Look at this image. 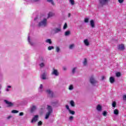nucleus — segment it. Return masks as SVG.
<instances>
[{
    "label": "nucleus",
    "instance_id": "nucleus-52",
    "mask_svg": "<svg viewBox=\"0 0 126 126\" xmlns=\"http://www.w3.org/2000/svg\"><path fill=\"white\" fill-rule=\"evenodd\" d=\"M10 118H11V116H8V117H7V119H10Z\"/></svg>",
    "mask_w": 126,
    "mask_h": 126
},
{
    "label": "nucleus",
    "instance_id": "nucleus-38",
    "mask_svg": "<svg viewBox=\"0 0 126 126\" xmlns=\"http://www.w3.org/2000/svg\"><path fill=\"white\" fill-rule=\"evenodd\" d=\"M66 28H67V24H66V23H65L63 27V29H66Z\"/></svg>",
    "mask_w": 126,
    "mask_h": 126
},
{
    "label": "nucleus",
    "instance_id": "nucleus-46",
    "mask_svg": "<svg viewBox=\"0 0 126 126\" xmlns=\"http://www.w3.org/2000/svg\"><path fill=\"white\" fill-rule=\"evenodd\" d=\"M24 113H23V112H20V113H19V116H20V117H22V116H24Z\"/></svg>",
    "mask_w": 126,
    "mask_h": 126
},
{
    "label": "nucleus",
    "instance_id": "nucleus-24",
    "mask_svg": "<svg viewBox=\"0 0 126 126\" xmlns=\"http://www.w3.org/2000/svg\"><path fill=\"white\" fill-rule=\"evenodd\" d=\"M73 119H74V117H73L72 116H71L69 117L68 120L70 122H72L73 121Z\"/></svg>",
    "mask_w": 126,
    "mask_h": 126
},
{
    "label": "nucleus",
    "instance_id": "nucleus-51",
    "mask_svg": "<svg viewBox=\"0 0 126 126\" xmlns=\"http://www.w3.org/2000/svg\"><path fill=\"white\" fill-rule=\"evenodd\" d=\"M0 89H1V86H0V94L1 93V92L0 91Z\"/></svg>",
    "mask_w": 126,
    "mask_h": 126
},
{
    "label": "nucleus",
    "instance_id": "nucleus-28",
    "mask_svg": "<svg viewBox=\"0 0 126 126\" xmlns=\"http://www.w3.org/2000/svg\"><path fill=\"white\" fill-rule=\"evenodd\" d=\"M121 75H122V74H121V72H117L116 73V75L117 77H120Z\"/></svg>",
    "mask_w": 126,
    "mask_h": 126
},
{
    "label": "nucleus",
    "instance_id": "nucleus-16",
    "mask_svg": "<svg viewBox=\"0 0 126 126\" xmlns=\"http://www.w3.org/2000/svg\"><path fill=\"white\" fill-rule=\"evenodd\" d=\"M57 104H58V101H53L51 102V105L53 106V107H56L57 106Z\"/></svg>",
    "mask_w": 126,
    "mask_h": 126
},
{
    "label": "nucleus",
    "instance_id": "nucleus-26",
    "mask_svg": "<svg viewBox=\"0 0 126 126\" xmlns=\"http://www.w3.org/2000/svg\"><path fill=\"white\" fill-rule=\"evenodd\" d=\"M46 43H49V44H52V40L51 39H47L45 41Z\"/></svg>",
    "mask_w": 126,
    "mask_h": 126
},
{
    "label": "nucleus",
    "instance_id": "nucleus-20",
    "mask_svg": "<svg viewBox=\"0 0 126 126\" xmlns=\"http://www.w3.org/2000/svg\"><path fill=\"white\" fill-rule=\"evenodd\" d=\"M28 41L29 44H30L32 46H33V43L31 42V41H30V36L29 35L28 36Z\"/></svg>",
    "mask_w": 126,
    "mask_h": 126
},
{
    "label": "nucleus",
    "instance_id": "nucleus-45",
    "mask_svg": "<svg viewBox=\"0 0 126 126\" xmlns=\"http://www.w3.org/2000/svg\"><path fill=\"white\" fill-rule=\"evenodd\" d=\"M45 64H44V63H41L40 64H39V66H40V67H43V66H44Z\"/></svg>",
    "mask_w": 126,
    "mask_h": 126
},
{
    "label": "nucleus",
    "instance_id": "nucleus-8",
    "mask_svg": "<svg viewBox=\"0 0 126 126\" xmlns=\"http://www.w3.org/2000/svg\"><path fill=\"white\" fill-rule=\"evenodd\" d=\"M46 93H47V94H48L50 97H53L54 93L50 89H47L46 90Z\"/></svg>",
    "mask_w": 126,
    "mask_h": 126
},
{
    "label": "nucleus",
    "instance_id": "nucleus-37",
    "mask_svg": "<svg viewBox=\"0 0 126 126\" xmlns=\"http://www.w3.org/2000/svg\"><path fill=\"white\" fill-rule=\"evenodd\" d=\"M69 2H70L72 5H73L74 4V0H69Z\"/></svg>",
    "mask_w": 126,
    "mask_h": 126
},
{
    "label": "nucleus",
    "instance_id": "nucleus-14",
    "mask_svg": "<svg viewBox=\"0 0 126 126\" xmlns=\"http://www.w3.org/2000/svg\"><path fill=\"white\" fill-rule=\"evenodd\" d=\"M84 43L86 46H89L90 45L89 41L87 39H86L84 40Z\"/></svg>",
    "mask_w": 126,
    "mask_h": 126
},
{
    "label": "nucleus",
    "instance_id": "nucleus-5",
    "mask_svg": "<svg viewBox=\"0 0 126 126\" xmlns=\"http://www.w3.org/2000/svg\"><path fill=\"white\" fill-rule=\"evenodd\" d=\"M111 0H99V3L101 5H105L108 3V2L110 1Z\"/></svg>",
    "mask_w": 126,
    "mask_h": 126
},
{
    "label": "nucleus",
    "instance_id": "nucleus-36",
    "mask_svg": "<svg viewBox=\"0 0 126 126\" xmlns=\"http://www.w3.org/2000/svg\"><path fill=\"white\" fill-rule=\"evenodd\" d=\"M116 101H113L112 102V107H113V108H116Z\"/></svg>",
    "mask_w": 126,
    "mask_h": 126
},
{
    "label": "nucleus",
    "instance_id": "nucleus-50",
    "mask_svg": "<svg viewBox=\"0 0 126 126\" xmlns=\"http://www.w3.org/2000/svg\"><path fill=\"white\" fill-rule=\"evenodd\" d=\"M104 79H105V76H103L102 77V80H104Z\"/></svg>",
    "mask_w": 126,
    "mask_h": 126
},
{
    "label": "nucleus",
    "instance_id": "nucleus-12",
    "mask_svg": "<svg viewBox=\"0 0 126 126\" xmlns=\"http://www.w3.org/2000/svg\"><path fill=\"white\" fill-rule=\"evenodd\" d=\"M96 110L98 112H101V111H102V106L100 104L97 105L96 107Z\"/></svg>",
    "mask_w": 126,
    "mask_h": 126
},
{
    "label": "nucleus",
    "instance_id": "nucleus-48",
    "mask_svg": "<svg viewBox=\"0 0 126 126\" xmlns=\"http://www.w3.org/2000/svg\"><path fill=\"white\" fill-rule=\"evenodd\" d=\"M63 70H66V67H65V66H63Z\"/></svg>",
    "mask_w": 126,
    "mask_h": 126
},
{
    "label": "nucleus",
    "instance_id": "nucleus-35",
    "mask_svg": "<svg viewBox=\"0 0 126 126\" xmlns=\"http://www.w3.org/2000/svg\"><path fill=\"white\" fill-rule=\"evenodd\" d=\"M74 47V44H71L70 46H69V49L70 50H72V49H73Z\"/></svg>",
    "mask_w": 126,
    "mask_h": 126
},
{
    "label": "nucleus",
    "instance_id": "nucleus-7",
    "mask_svg": "<svg viewBox=\"0 0 126 126\" xmlns=\"http://www.w3.org/2000/svg\"><path fill=\"white\" fill-rule=\"evenodd\" d=\"M90 81L92 85H95L97 83V81L93 77H91Z\"/></svg>",
    "mask_w": 126,
    "mask_h": 126
},
{
    "label": "nucleus",
    "instance_id": "nucleus-53",
    "mask_svg": "<svg viewBox=\"0 0 126 126\" xmlns=\"http://www.w3.org/2000/svg\"><path fill=\"white\" fill-rule=\"evenodd\" d=\"M37 19H38V18H37V17L34 18V20H37Z\"/></svg>",
    "mask_w": 126,
    "mask_h": 126
},
{
    "label": "nucleus",
    "instance_id": "nucleus-3",
    "mask_svg": "<svg viewBox=\"0 0 126 126\" xmlns=\"http://www.w3.org/2000/svg\"><path fill=\"white\" fill-rule=\"evenodd\" d=\"M61 31H62V29L61 28V27L54 28L52 29V32L54 33L55 34L59 33V32H61Z\"/></svg>",
    "mask_w": 126,
    "mask_h": 126
},
{
    "label": "nucleus",
    "instance_id": "nucleus-43",
    "mask_svg": "<svg viewBox=\"0 0 126 126\" xmlns=\"http://www.w3.org/2000/svg\"><path fill=\"white\" fill-rule=\"evenodd\" d=\"M65 108L66 109H67V110H68V111H69L70 110V109H69V106H68V105H66Z\"/></svg>",
    "mask_w": 126,
    "mask_h": 126
},
{
    "label": "nucleus",
    "instance_id": "nucleus-6",
    "mask_svg": "<svg viewBox=\"0 0 126 126\" xmlns=\"http://www.w3.org/2000/svg\"><path fill=\"white\" fill-rule=\"evenodd\" d=\"M39 119V115H35L32 119V120L31 123L32 124H33V123H36V122H37V121H38V119Z\"/></svg>",
    "mask_w": 126,
    "mask_h": 126
},
{
    "label": "nucleus",
    "instance_id": "nucleus-23",
    "mask_svg": "<svg viewBox=\"0 0 126 126\" xmlns=\"http://www.w3.org/2000/svg\"><path fill=\"white\" fill-rule=\"evenodd\" d=\"M114 115H119V110L118 109H115L114 110Z\"/></svg>",
    "mask_w": 126,
    "mask_h": 126
},
{
    "label": "nucleus",
    "instance_id": "nucleus-1",
    "mask_svg": "<svg viewBox=\"0 0 126 126\" xmlns=\"http://www.w3.org/2000/svg\"><path fill=\"white\" fill-rule=\"evenodd\" d=\"M47 109L48 112L46 113L45 116L46 120L49 119V117H50V116L51 115V114L53 113V108L52 107V106H51V105H47Z\"/></svg>",
    "mask_w": 126,
    "mask_h": 126
},
{
    "label": "nucleus",
    "instance_id": "nucleus-19",
    "mask_svg": "<svg viewBox=\"0 0 126 126\" xmlns=\"http://www.w3.org/2000/svg\"><path fill=\"white\" fill-rule=\"evenodd\" d=\"M70 105L71 106V107H75V103L73 100H71L70 101Z\"/></svg>",
    "mask_w": 126,
    "mask_h": 126
},
{
    "label": "nucleus",
    "instance_id": "nucleus-18",
    "mask_svg": "<svg viewBox=\"0 0 126 126\" xmlns=\"http://www.w3.org/2000/svg\"><path fill=\"white\" fill-rule=\"evenodd\" d=\"M41 79H43V80H45L46 79V73H43L41 75Z\"/></svg>",
    "mask_w": 126,
    "mask_h": 126
},
{
    "label": "nucleus",
    "instance_id": "nucleus-42",
    "mask_svg": "<svg viewBox=\"0 0 126 126\" xmlns=\"http://www.w3.org/2000/svg\"><path fill=\"white\" fill-rule=\"evenodd\" d=\"M42 125H43V123L42 122V121H39L37 123V126H42Z\"/></svg>",
    "mask_w": 126,
    "mask_h": 126
},
{
    "label": "nucleus",
    "instance_id": "nucleus-15",
    "mask_svg": "<svg viewBox=\"0 0 126 126\" xmlns=\"http://www.w3.org/2000/svg\"><path fill=\"white\" fill-rule=\"evenodd\" d=\"M39 92H43L44 91V90H43V85L40 84V87L38 89Z\"/></svg>",
    "mask_w": 126,
    "mask_h": 126
},
{
    "label": "nucleus",
    "instance_id": "nucleus-21",
    "mask_svg": "<svg viewBox=\"0 0 126 126\" xmlns=\"http://www.w3.org/2000/svg\"><path fill=\"white\" fill-rule=\"evenodd\" d=\"M68 112L69 113V114H70L71 115H75V111L71 110H68Z\"/></svg>",
    "mask_w": 126,
    "mask_h": 126
},
{
    "label": "nucleus",
    "instance_id": "nucleus-31",
    "mask_svg": "<svg viewBox=\"0 0 126 126\" xmlns=\"http://www.w3.org/2000/svg\"><path fill=\"white\" fill-rule=\"evenodd\" d=\"M10 88H11V87L10 86H7V88L6 89V91H7V92H8V91H9V89H10Z\"/></svg>",
    "mask_w": 126,
    "mask_h": 126
},
{
    "label": "nucleus",
    "instance_id": "nucleus-33",
    "mask_svg": "<svg viewBox=\"0 0 126 126\" xmlns=\"http://www.w3.org/2000/svg\"><path fill=\"white\" fill-rule=\"evenodd\" d=\"M73 90V85H70L69 87V90Z\"/></svg>",
    "mask_w": 126,
    "mask_h": 126
},
{
    "label": "nucleus",
    "instance_id": "nucleus-41",
    "mask_svg": "<svg viewBox=\"0 0 126 126\" xmlns=\"http://www.w3.org/2000/svg\"><path fill=\"white\" fill-rule=\"evenodd\" d=\"M75 70H76V67L73 68L72 70V73H75Z\"/></svg>",
    "mask_w": 126,
    "mask_h": 126
},
{
    "label": "nucleus",
    "instance_id": "nucleus-4",
    "mask_svg": "<svg viewBox=\"0 0 126 126\" xmlns=\"http://www.w3.org/2000/svg\"><path fill=\"white\" fill-rule=\"evenodd\" d=\"M51 74L52 75H55V76H59L60 73H59V71H58V70L55 69V68H53Z\"/></svg>",
    "mask_w": 126,
    "mask_h": 126
},
{
    "label": "nucleus",
    "instance_id": "nucleus-29",
    "mask_svg": "<svg viewBox=\"0 0 126 126\" xmlns=\"http://www.w3.org/2000/svg\"><path fill=\"white\" fill-rule=\"evenodd\" d=\"M69 34H70V32L69 31H68L65 32V36H68Z\"/></svg>",
    "mask_w": 126,
    "mask_h": 126
},
{
    "label": "nucleus",
    "instance_id": "nucleus-11",
    "mask_svg": "<svg viewBox=\"0 0 126 126\" xmlns=\"http://www.w3.org/2000/svg\"><path fill=\"white\" fill-rule=\"evenodd\" d=\"M90 25L92 28H95V23L93 20H91Z\"/></svg>",
    "mask_w": 126,
    "mask_h": 126
},
{
    "label": "nucleus",
    "instance_id": "nucleus-44",
    "mask_svg": "<svg viewBox=\"0 0 126 126\" xmlns=\"http://www.w3.org/2000/svg\"><path fill=\"white\" fill-rule=\"evenodd\" d=\"M89 21V19H88V18H86V19H85V22L86 23H88Z\"/></svg>",
    "mask_w": 126,
    "mask_h": 126
},
{
    "label": "nucleus",
    "instance_id": "nucleus-40",
    "mask_svg": "<svg viewBox=\"0 0 126 126\" xmlns=\"http://www.w3.org/2000/svg\"><path fill=\"white\" fill-rule=\"evenodd\" d=\"M60 50L61 49H60V47H56V52L57 53H59L60 52Z\"/></svg>",
    "mask_w": 126,
    "mask_h": 126
},
{
    "label": "nucleus",
    "instance_id": "nucleus-27",
    "mask_svg": "<svg viewBox=\"0 0 126 126\" xmlns=\"http://www.w3.org/2000/svg\"><path fill=\"white\" fill-rule=\"evenodd\" d=\"M84 65H86L87 64V59L86 58L84 59V61L83 62Z\"/></svg>",
    "mask_w": 126,
    "mask_h": 126
},
{
    "label": "nucleus",
    "instance_id": "nucleus-2",
    "mask_svg": "<svg viewBox=\"0 0 126 126\" xmlns=\"http://www.w3.org/2000/svg\"><path fill=\"white\" fill-rule=\"evenodd\" d=\"M38 26V27H46L47 26V19L44 18L42 21L39 22Z\"/></svg>",
    "mask_w": 126,
    "mask_h": 126
},
{
    "label": "nucleus",
    "instance_id": "nucleus-10",
    "mask_svg": "<svg viewBox=\"0 0 126 126\" xmlns=\"http://www.w3.org/2000/svg\"><path fill=\"white\" fill-rule=\"evenodd\" d=\"M126 49L125 48V46L124 44H120L118 46V50H120V51H124Z\"/></svg>",
    "mask_w": 126,
    "mask_h": 126
},
{
    "label": "nucleus",
    "instance_id": "nucleus-39",
    "mask_svg": "<svg viewBox=\"0 0 126 126\" xmlns=\"http://www.w3.org/2000/svg\"><path fill=\"white\" fill-rule=\"evenodd\" d=\"M123 101H126V94L123 95Z\"/></svg>",
    "mask_w": 126,
    "mask_h": 126
},
{
    "label": "nucleus",
    "instance_id": "nucleus-22",
    "mask_svg": "<svg viewBox=\"0 0 126 126\" xmlns=\"http://www.w3.org/2000/svg\"><path fill=\"white\" fill-rule=\"evenodd\" d=\"M47 1L51 3L52 5H55V3L54 2V1L53 0H47Z\"/></svg>",
    "mask_w": 126,
    "mask_h": 126
},
{
    "label": "nucleus",
    "instance_id": "nucleus-34",
    "mask_svg": "<svg viewBox=\"0 0 126 126\" xmlns=\"http://www.w3.org/2000/svg\"><path fill=\"white\" fill-rule=\"evenodd\" d=\"M54 49V46H49L48 49L49 51H52Z\"/></svg>",
    "mask_w": 126,
    "mask_h": 126
},
{
    "label": "nucleus",
    "instance_id": "nucleus-49",
    "mask_svg": "<svg viewBox=\"0 0 126 126\" xmlns=\"http://www.w3.org/2000/svg\"><path fill=\"white\" fill-rule=\"evenodd\" d=\"M70 16H71V14H70V13H69L68 14V17H70Z\"/></svg>",
    "mask_w": 126,
    "mask_h": 126
},
{
    "label": "nucleus",
    "instance_id": "nucleus-9",
    "mask_svg": "<svg viewBox=\"0 0 126 126\" xmlns=\"http://www.w3.org/2000/svg\"><path fill=\"white\" fill-rule=\"evenodd\" d=\"M4 102L6 104V105H8L7 107H12V106H13V103L9 102L6 99L4 100Z\"/></svg>",
    "mask_w": 126,
    "mask_h": 126
},
{
    "label": "nucleus",
    "instance_id": "nucleus-25",
    "mask_svg": "<svg viewBox=\"0 0 126 126\" xmlns=\"http://www.w3.org/2000/svg\"><path fill=\"white\" fill-rule=\"evenodd\" d=\"M54 16V13H53V12H50L48 14V17H52V16Z\"/></svg>",
    "mask_w": 126,
    "mask_h": 126
},
{
    "label": "nucleus",
    "instance_id": "nucleus-13",
    "mask_svg": "<svg viewBox=\"0 0 126 126\" xmlns=\"http://www.w3.org/2000/svg\"><path fill=\"white\" fill-rule=\"evenodd\" d=\"M36 106L35 105H33L31 108V113H33L34 111H36Z\"/></svg>",
    "mask_w": 126,
    "mask_h": 126
},
{
    "label": "nucleus",
    "instance_id": "nucleus-32",
    "mask_svg": "<svg viewBox=\"0 0 126 126\" xmlns=\"http://www.w3.org/2000/svg\"><path fill=\"white\" fill-rule=\"evenodd\" d=\"M102 115L104 117H106V116H107L108 114L106 111H103L102 113Z\"/></svg>",
    "mask_w": 126,
    "mask_h": 126
},
{
    "label": "nucleus",
    "instance_id": "nucleus-30",
    "mask_svg": "<svg viewBox=\"0 0 126 126\" xmlns=\"http://www.w3.org/2000/svg\"><path fill=\"white\" fill-rule=\"evenodd\" d=\"M19 111H18V110H13L11 111V113H12V114H17V113H19Z\"/></svg>",
    "mask_w": 126,
    "mask_h": 126
},
{
    "label": "nucleus",
    "instance_id": "nucleus-17",
    "mask_svg": "<svg viewBox=\"0 0 126 126\" xmlns=\"http://www.w3.org/2000/svg\"><path fill=\"white\" fill-rule=\"evenodd\" d=\"M110 82L111 84H113L114 83V82H115V78H114V77H110Z\"/></svg>",
    "mask_w": 126,
    "mask_h": 126
},
{
    "label": "nucleus",
    "instance_id": "nucleus-47",
    "mask_svg": "<svg viewBox=\"0 0 126 126\" xmlns=\"http://www.w3.org/2000/svg\"><path fill=\"white\" fill-rule=\"evenodd\" d=\"M118 1L120 3H123L124 2V0H118Z\"/></svg>",
    "mask_w": 126,
    "mask_h": 126
}]
</instances>
